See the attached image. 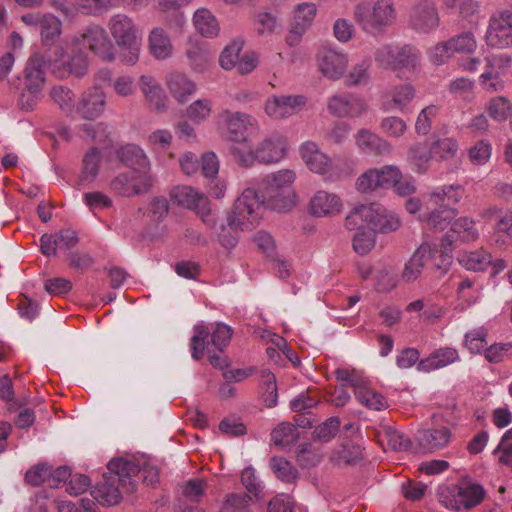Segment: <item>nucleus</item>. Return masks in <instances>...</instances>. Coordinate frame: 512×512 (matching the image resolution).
Masks as SVG:
<instances>
[{
	"label": "nucleus",
	"mask_w": 512,
	"mask_h": 512,
	"mask_svg": "<svg viewBox=\"0 0 512 512\" xmlns=\"http://www.w3.org/2000/svg\"><path fill=\"white\" fill-rule=\"evenodd\" d=\"M269 208L264 195L259 196L253 187L245 188L235 200L233 209L227 217V226L223 227L219 240L225 248H233L238 240L239 231H251L258 226Z\"/></svg>",
	"instance_id": "f257e3e1"
},
{
	"label": "nucleus",
	"mask_w": 512,
	"mask_h": 512,
	"mask_svg": "<svg viewBox=\"0 0 512 512\" xmlns=\"http://www.w3.org/2000/svg\"><path fill=\"white\" fill-rule=\"evenodd\" d=\"M290 149L288 137L274 131L262 139L254 149L236 148L234 155L242 166L251 167L255 163L273 165L282 162Z\"/></svg>",
	"instance_id": "f03ea898"
},
{
	"label": "nucleus",
	"mask_w": 512,
	"mask_h": 512,
	"mask_svg": "<svg viewBox=\"0 0 512 512\" xmlns=\"http://www.w3.org/2000/svg\"><path fill=\"white\" fill-rule=\"evenodd\" d=\"M293 169H280L265 175L260 188L268 201L269 209L288 211L295 205L296 194L293 184L296 180Z\"/></svg>",
	"instance_id": "7ed1b4c3"
},
{
	"label": "nucleus",
	"mask_w": 512,
	"mask_h": 512,
	"mask_svg": "<svg viewBox=\"0 0 512 512\" xmlns=\"http://www.w3.org/2000/svg\"><path fill=\"white\" fill-rule=\"evenodd\" d=\"M354 19L364 32L381 34L396 19L394 1H362L354 7Z\"/></svg>",
	"instance_id": "20e7f679"
},
{
	"label": "nucleus",
	"mask_w": 512,
	"mask_h": 512,
	"mask_svg": "<svg viewBox=\"0 0 512 512\" xmlns=\"http://www.w3.org/2000/svg\"><path fill=\"white\" fill-rule=\"evenodd\" d=\"M107 468L108 472L102 475V480L91 491L93 499L104 507L117 505L122 500L120 487L125 485L128 477V460L112 459Z\"/></svg>",
	"instance_id": "39448f33"
},
{
	"label": "nucleus",
	"mask_w": 512,
	"mask_h": 512,
	"mask_svg": "<svg viewBox=\"0 0 512 512\" xmlns=\"http://www.w3.org/2000/svg\"><path fill=\"white\" fill-rule=\"evenodd\" d=\"M485 496L484 488L475 483L461 482L440 488L439 502L447 509L459 511L479 505Z\"/></svg>",
	"instance_id": "423d86ee"
},
{
	"label": "nucleus",
	"mask_w": 512,
	"mask_h": 512,
	"mask_svg": "<svg viewBox=\"0 0 512 512\" xmlns=\"http://www.w3.org/2000/svg\"><path fill=\"white\" fill-rule=\"evenodd\" d=\"M299 153L306 167L314 174L324 177L328 181L340 178L341 170L334 160L323 152L314 141H305L299 147Z\"/></svg>",
	"instance_id": "0eeeda50"
},
{
	"label": "nucleus",
	"mask_w": 512,
	"mask_h": 512,
	"mask_svg": "<svg viewBox=\"0 0 512 512\" xmlns=\"http://www.w3.org/2000/svg\"><path fill=\"white\" fill-rule=\"evenodd\" d=\"M484 40L491 48H512V10L502 9L490 16Z\"/></svg>",
	"instance_id": "6e6552de"
},
{
	"label": "nucleus",
	"mask_w": 512,
	"mask_h": 512,
	"mask_svg": "<svg viewBox=\"0 0 512 512\" xmlns=\"http://www.w3.org/2000/svg\"><path fill=\"white\" fill-rule=\"evenodd\" d=\"M153 185L151 164L144 150L130 145V195L146 193Z\"/></svg>",
	"instance_id": "1a4fd4ad"
},
{
	"label": "nucleus",
	"mask_w": 512,
	"mask_h": 512,
	"mask_svg": "<svg viewBox=\"0 0 512 512\" xmlns=\"http://www.w3.org/2000/svg\"><path fill=\"white\" fill-rule=\"evenodd\" d=\"M512 65V58L507 54H491L485 56L484 71L479 77L482 88L489 92L500 91L504 88L502 76Z\"/></svg>",
	"instance_id": "9d476101"
},
{
	"label": "nucleus",
	"mask_w": 512,
	"mask_h": 512,
	"mask_svg": "<svg viewBox=\"0 0 512 512\" xmlns=\"http://www.w3.org/2000/svg\"><path fill=\"white\" fill-rule=\"evenodd\" d=\"M219 125L226 131L228 139L233 142H246V132L258 130V121L252 115L228 109L220 113Z\"/></svg>",
	"instance_id": "9b49d317"
},
{
	"label": "nucleus",
	"mask_w": 512,
	"mask_h": 512,
	"mask_svg": "<svg viewBox=\"0 0 512 512\" xmlns=\"http://www.w3.org/2000/svg\"><path fill=\"white\" fill-rule=\"evenodd\" d=\"M349 65V57L341 50L323 47L316 54V66L326 79L337 81L344 77Z\"/></svg>",
	"instance_id": "f8f14e48"
},
{
	"label": "nucleus",
	"mask_w": 512,
	"mask_h": 512,
	"mask_svg": "<svg viewBox=\"0 0 512 512\" xmlns=\"http://www.w3.org/2000/svg\"><path fill=\"white\" fill-rule=\"evenodd\" d=\"M329 113L338 118H358L368 110L366 100L351 92H338L327 102Z\"/></svg>",
	"instance_id": "ddd939ff"
},
{
	"label": "nucleus",
	"mask_w": 512,
	"mask_h": 512,
	"mask_svg": "<svg viewBox=\"0 0 512 512\" xmlns=\"http://www.w3.org/2000/svg\"><path fill=\"white\" fill-rule=\"evenodd\" d=\"M306 104L307 97L301 94L271 95L264 103V111L273 120H283L299 113Z\"/></svg>",
	"instance_id": "4468645a"
},
{
	"label": "nucleus",
	"mask_w": 512,
	"mask_h": 512,
	"mask_svg": "<svg viewBox=\"0 0 512 512\" xmlns=\"http://www.w3.org/2000/svg\"><path fill=\"white\" fill-rule=\"evenodd\" d=\"M78 42L105 61L114 60L113 46L104 28L90 25L78 38Z\"/></svg>",
	"instance_id": "2eb2a0df"
},
{
	"label": "nucleus",
	"mask_w": 512,
	"mask_h": 512,
	"mask_svg": "<svg viewBox=\"0 0 512 512\" xmlns=\"http://www.w3.org/2000/svg\"><path fill=\"white\" fill-rule=\"evenodd\" d=\"M416 97V89L411 83L396 85L381 96L380 109L385 112L405 113Z\"/></svg>",
	"instance_id": "dca6fc26"
},
{
	"label": "nucleus",
	"mask_w": 512,
	"mask_h": 512,
	"mask_svg": "<svg viewBox=\"0 0 512 512\" xmlns=\"http://www.w3.org/2000/svg\"><path fill=\"white\" fill-rule=\"evenodd\" d=\"M479 235L476 221L468 216H462L452 222L450 229L442 237L444 245L448 249H454L455 243H473Z\"/></svg>",
	"instance_id": "f3484780"
},
{
	"label": "nucleus",
	"mask_w": 512,
	"mask_h": 512,
	"mask_svg": "<svg viewBox=\"0 0 512 512\" xmlns=\"http://www.w3.org/2000/svg\"><path fill=\"white\" fill-rule=\"evenodd\" d=\"M410 26L422 33H429L438 28L440 18L434 3L424 0L416 4L410 11Z\"/></svg>",
	"instance_id": "a211bd4d"
},
{
	"label": "nucleus",
	"mask_w": 512,
	"mask_h": 512,
	"mask_svg": "<svg viewBox=\"0 0 512 512\" xmlns=\"http://www.w3.org/2000/svg\"><path fill=\"white\" fill-rule=\"evenodd\" d=\"M343 201L339 195L326 190H317L308 204V211L314 217H330L340 214Z\"/></svg>",
	"instance_id": "6ab92c4d"
},
{
	"label": "nucleus",
	"mask_w": 512,
	"mask_h": 512,
	"mask_svg": "<svg viewBox=\"0 0 512 512\" xmlns=\"http://www.w3.org/2000/svg\"><path fill=\"white\" fill-rule=\"evenodd\" d=\"M382 206L376 203L362 204L355 207L346 217L345 226L349 230L373 229L382 213Z\"/></svg>",
	"instance_id": "aec40b11"
},
{
	"label": "nucleus",
	"mask_w": 512,
	"mask_h": 512,
	"mask_svg": "<svg viewBox=\"0 0 512 512\" xmlns=\"http://www.w3.org/2000/svg\"><path fill=\"white\" fill-rule=\"evenodd\" d=\"M105 108V94L99 87H91L85 91L77 106V112L87 120L98 118Z\"/></svg>",
	"instance_id": "412c9836"
},
{
	"label": "nucleus",
	"mask_w": 512,
	"mask_h": 512,
	"mask_svg": "<svg viewBox=\"0 0 512 512\" xmlns=\"http://www.w3.org/2000/svg\"><path fill=\"white\" fill-rule=\"evenodd\" d=\"M355 145L359 151L366 154L383 155L392 151V146L386 139L366 128L358 130L355 134Z\"/></svg>",
	"instance_id": "4be33fe9"
},
{
	"label": "nucleus",
	"mask_w": 512,
	"mask_h": 512,
	"mask_svg": "<svg viewBox=\"0 0 512 512\" xmlns=\"http://www.w3.org/2000/svg\"><path fill=\"white\" fill-rule=\"evenodd\" d=\"M460 360L457 349L453 347H441L432 352L427 358L417 363V370L429 373L434 370L445 368Z\"/></svg>",
	"instance_id": "5701e85b"
},
{
	"label": "nucleus",
	"mask_w": 512,
	"mask_h": 512,
	"mask_svg": "<svg viewBox=\"0 0 512 512\" xmlns=\"http://www.w3.org/2000/svg\"><path fill=\"white\" fill-rule=\"evenodd\" d=\"M482 297L481 286L468 278L461 280L456 289V299L453 309L463 312L480 301Z\"/></svg>",
	"instance_id": "b1692460"
},
{
	"label": "nucleus",
	"mask_w": 512,
	"mask_h": 512,
	"mask_svg": "<svg viewBox=\"0 0 512 512\" xmlns=\"http://www.w3.org/2000/svg\"><path fill=\"white\" fill-rule=\"evenodd\" d=\"M166 85L178 103H185L197 90L196 83L181 72L169 73L166 76Z\"/></svg>",
	"instance_id": "393cba45"
},
{
	"label": "nucleus",
	"mask_w": 512,
	"mask_h": 512,
	"mask_svg": "<svg viewBox=\"0 0 512 512\" xmlns=\"http://www.w3.org/2000/svg\"><path fill=\"white\" fill-rule=\"evenodd\" d=\"M142 481L147 486H153L159 480L158 469L152 465L144 454L130 455V478Z\"/></svg>",
	"instance_id": "a878e982"
},
{
	"label": "nucleus",
	"mask_w": 512,
	"mask_h": 512,
	"mask_svg": "<svg viewBox=\"0 0 512 512\" xmlns=\"http://www.w3.org/2000/svg\"><path fill=\"white\" fill-rule=\"evenodd\" d=\"M142 481L147 486H153L159 480L158 469L152 465L144 454L130 455V478Z\"/></svg>",
	"instance_id": "bb28decb"
},
{
	"label": "nucleus",
	"mask_w": 512,
	"mask_h": 512,
	"mask_svg": "<svg viewBox=\"0 0 512 512\" xmlns=\"http://www.w3.org/2000/svg\"><path fill=\"white\" fill-rule=\"evenodd\" d=\"M192 23L196 32L204 38L213 39L220 34V23L217 17L206 7L195 10Z\"/></svg>",
	"instance_id": "cd10ccee"
},
{
	"label": "nucleus",
	"mask_w": 512,
	"mask_h": 512,
	"mask_svg": "<svg viewBox=\"0 0 512 512\" xmlns=\"http://www.w3.org/2000/svg\"><path fill=\"white\" fill-rule=\"evenodd\" d=\"M427 210H432L428 215H421V219L427 221V224L439 231H443L449 225L451 226L452 220L457 216L458 211L445 204L439 203L433 205L430 202V197L427 201Z\"/></svg>",
	"instance_id": "c85d7f7f"
},
{
	"label": "nucleus",
	"mask_w": 512,
	"mask_h": 512,
	"mask_svg": "<svg viewBox=\"0 0 512 512\" xmlns=\"http://www.w3.org/2000/svg\"><path fill=\"white\" fill-rule=\"evenodd\" d=\"M450 439L451 432L444 426L424 429L417 434V441L420 447L427 452H434L444 448Z\"/></svg>",
	"instance_id": "c756f323"
},
{
	"label": "nucleus",
	"mask_w": 512,
	"mask_h": 512,
	"mask_svg": "<svg viewBox=\"0 0 512 512\" xmlns=\"http://www.w3.org/2000/svg\"><path fill=\"white\" fill-rule=\"evenodd\" d=\"M185 55L191 70L196 73L205 72L211 64L212 58L207 47L193 37L188 39Z\"/></svg>",
	"instance_id": "7c9ffc66"
},
{
	"label": "nucleus",
	"mask_w": 512,
	"mask_h": 512,
	"mask_svg": "<svg viewBox=\"0 0 512 512\" xmlns=\"http://www.w3.org/2000/svg\"><path fill=\"white\" fill-rule=\"evenodd\" d=\"M171 200L179 206L204 210L207 207L208 200L203 194H199L196 190L189 186H177L170 192Z\"/></svg>",
	"instance_id": "2f4dec72"
},
{
	"label": "nucleus",
	"mask_w": 512,
	"mask_h": 512,
	"mask_svg": "<svg viewBox=\"0 0 512 512\" xmlns=\"http://www.w3.org/2000/svg\"><path fill=\"white\" fill-rule=\"evenodd\" d=\"M419 57L416 50L409 45L401 46L393 62L391 70L400 79H407L409 74L417 70Z\"/></svg>",
	"instance_id": "473e14b6"
},
{
	"label": "nucleus",
	"mask_w": 512,
	"mask_h": 512,
	"mask_svg": "<svg viewBox=\"0 0 512 512\" xmlns=\"http://www.w3.org/2000/svg\"><path fill=\"white\" fill-rule=\"evenodd\" d=\"M149 50L154 58L166 60L173 55L174 47L170 36L161 27L152 29L149 34Z\"/></svg>",
	"instance_id": "72a5a7b5"
},
{
	"label": "nucleus",
	"mask_w": 512,
	"mask_h": 512,
	"mask_svg": "<svg viewBox=\"0 0 512 512\" xmlns=\"http://www.w3.org/2000/svg\"><path fill=\"white\" fill-rule=\"evenodd\" d=\"M459 264L467 270L485 271L491 264V254L484 248L473 251H462L457 256Z\"/></svg>",
	"instance_id": "f704fd0d"
},
{
	"label": "nucleus",
	"mask_w": 512,
	"mask_h": 512,
	"mask_svg": "<svg viewBox=\"0 0 512 512\" xmlns=\"http://www.w3.org/2000/svg\"><path fill=\"white\" fill-rule=\"evenodd\" d=\"M433 159L435 158L430 145L426 146L425 144L417 143L409 147L408 161L416 173H426Z\"/></svg>",
	"instance_id": "c9c22d12"
},
{
	"label": "nucleus",
	"mask_w": 512,
	"mask_h": 512,
	"mask_svg": "<svg viewBox=\"0 0 512 512\" xmlns=\"http://www.w3.org/2000/svg\"><path fill=\"white\" fill-rule=\"evenodd\" d=\"M46 67L43 60L37 56H31L25 68V89L33 92H40L45 82Z\"/></svg>",
	"instance_id": "e433bc0d"
},
{
	"label": "nucleus",
	"mask_w": 512,
	"mask_h": 512,
	"mask_svg": "<svg viewBox=\"0 0 512 512\" xmlns=\"http://www.w3.org/2000/svg\"><path fill=\"white\" fill-rule=\"evenodd\" d=\"M431 254L430 246L423 243L411 256L409 261L405 264L402 278L406 282L415 281L422 272L423 267L426 265L424 258Z\"/></svg>",
	"instance_id": "4c0bfd02"
},
{
	"label": "nucleus",
	"mask_w": 512,
	"mask_h": 512,
	"mask_svg": "<svg viewBox=\"0 0 512 512\" xmlns=\"http://www.w3.org/2000/svg\"><path fill=\"white\" fill-rule=\"evenodd\" d=\"M88 58L82 53H75L67 61H63L61 65H57L54 74L59 78H66L70 75L82 77L88 70Z\"/></svg>",
	"instance_id": "58836bf2"
},
{
	"label": "nucleus",
	"mask_w": 512,
	"mask_h": 512,
	"mask_svg": "<svg viewBox=\"0 0 512 512\" xmlns=\"http://www.w3.org/2000/svg\"><path fill=\"white\" fill-rule=\"evenodd\" d=\"M370 67L371 60L363 58L355 63L349 71H346L342 79L349 87L367 85L370 81Z\"/></svg>",
	"instance_id": "ea45409f"
},
{
	"label": "nucleus",
	"mask_w": 512,
	"mask_h": 512,
	"mask_svg": "<svg viewBox=\"0 0 512 512\" xmlns=\"http://www.w3.org/2000/svg\"><path fill=\"white\" fill-rule=\"evenodd\" d=\"M354 395L362 405L369 409L381 411L388 407L386 398L370 388L367 381H365L360 388L355 390Z\"/></svg>",
	"instance_id": "a19ab883"
},
{
	"label": "nucleus",
	"mask_w": 512,
	"mask_h": 512,
	"mask_svg": "<svg viewBox=\"0 0 512 512\" xmlns=\"http://www.w3.org/2000/svg\"><path fill=\"white\" fill-rule=\"evenodd\" d=\"M140 87L155 109L161 110L165 108L166 96L161 86L151 76H142L140 78Z\"/></svg>",
	"instance_id": "79ce46f5"
},
{
	"label": "nucleus",
	"mask_w": 512,
	"mask_h": 512,
	"mask_svg": "<svg viewBox=\"0 0 512 512\" xmlns=\"http://www.w3.org/2000/svg\"><path fill=\"white\" fill-rule=\"evenodd\" d=\"M101 154L97 148H91L83 157L82 171L79 176L81 184L91 183L99 173Z\"/></svg>",
	"instance_id": "37998d69"
},
{
	"label": "nucleus",
	"mask_w": 512,
	"mask_h": 512,
	"mask_svg": "<svg viewBox=\"0 0 512 512\" xmlns=\"http://www.w3.org/2000/svg\"><path fill=\"white\" fill-rule=\"evenodd\" d=\"M317 6L312 2H302L295 6L290 24L307 31L314 22Z\"/></svg>",
	"instance_id": "c03bdc74"
},
{
	"label": "nucleus",
	"mask_w": 512,
	"mask_h": 512,
	"mask_svg": "<svg viewBox=\"0 0 512 512\" xmlns=\"http://www.w3.org/2000/svg\"><path fill=\"white\" fill-rule=\"evenodd\" d=\"M431 254L424 258L425 264H431L432 267L436 269L447 270L449 265L451 264L452 256L451 252L453 249H448L443 243V237L441 238V243L438 244H430Z\"/></svg>",
	"instance_id": "a18cd8bd"
},
{
	"label": "nucleus",
	"mask_w": 512,
	"mask_h": 512,
	"mask_svg": "<svg viewBox=\"0 0 512 512\" xmlns=\"http://www.w3.org/2000/svg\"><path fill=\"white\" fill-rule=\"evenodd\" d=\"M44 48L43 53L36 52L33 56H37L38 58L43 60V65L45 67H51L52 71L57 68V65H61L63 63V58L65 56V50L62 44L58 41L51 42V44L42 45Z\"/></svg>",
	"instance_id": "49530a36"
},
{
	"label": "nucleus",
	"mask_w": 512,
	"mask_h": 512,
	"mask_svg": "<svg viewBox=\"0 0 512 512\" xmlns=\"http://www.w3.org/2000/svg\"><path fill=\"white\" fill-rule=\"evenodd\" d=\"M464 188L460 185H443L436 188L429 196L430 202L433 205L442 203L445 201L458 203L464 196Z\"/></svg>",
	"instance_id": "de8ad7c7"
},
{
	"label": "nucleus",
	"mask_w": 512,
	"mask_h": 512,
	"mask_svg": "<svg viewBox=\"0 0 512 512\" xmlns=\"http://www.w3.org/2000/svg\"><path fill=\"white\" fill-rule=\"evenodd\" d=\"M486 111L491 119L504 122L512 113V104L504 96H496L486 103Z\"/></svg>",
	"instance_id": "09e8293b"
},
{
	"label": "nucleus",
	"mask_w": 512,
	"mask_h": 512,
	"mask_svg": "<svg viewBox=\"0 0 512 512\" xmlns=\"http://www.w3.org/2000/svg\"><path fill=\"white\" fill-rule=\"evenodd\" d=\"M430 147L435 159L446 161L457 155L459 144L455 138L446 137L433 141Z\"/></svg>",
	"instance_id": "8fccbe9b"
},
{
	"label": "nucleus",
	"mask_w": 512,
	"mask_h": 512,
	"mask_svg": "<svg viewBox=\"0 0 512 512\" xmlns=\"http://www.w3.org/2000/svg\"><path fill=\"white\" fill-rule=\"evenodd\" d=\"M212 113V101L210 99H197L185 110V117L194 124L205 122Z\"/></svg>",
	"instance_id": "3c124183"
},
{
	"label": "nucleus",
	"mask_w": 512,
	"mask_h": 512,
	"mask_svg": "<svg viewBox=\"0 0 512 512\" xmlns=\"http://www.w3.org/2000/svg\"><path fill=\"white\" fill-rule=\"evenodd\" d=\"M262 386V399L266 407L272 408L277 405L278 391L276 378L269 370H262L260 375Z\"/></svg>",
	"instance_id": "603ef678"
},
{
	"label": "nucleus",
	"mask_w": 512,
	"mask_h": 512,
	"mask_svg": "<svg viewBox=\"0 0 512 512\" xmlns=\"http://www.w3.org/2000/svg\"><path fill=\"white\" fill-rule=\"evenodd\" d=\"M42 45L58 41L61 34V21L54 15H43L40 25Z\"/></svg>",
	"instance_id": "864d4df0"
},
{
	"label": "nucleus",
	"mask_w": 512,
	"mask_h": 512,
	"mask_svg": "<svg viewBox=\"0 0 512 512\" xmlns=\"http://www.w3.org/2000/svg\"><path fill=\"white\" fill-rule=\"evenodd\" d=\"M243 49V41L240 39L233 40L228 44L219 56V64L225 70L235 68L240 59V53Z\"/></svg>",
	"instance_id": "5fc2aeb1"
},
{
	"label": "nucleus",
	"mask_w": 512,
	"mask_h": 512,
	"mask_svg": "<svg viewBox=\"0 0 512 512\" xmlns=\"http://www.w3.org/2000/svg\"><path fill=\"white\" fill-rule=\"evenodd\" d=\"M375 243V230L366 228L359 229L352 240L353 249L359 255L368 254L374 248Z\"/></svg>",
	"instance_id": "6e6d98bb"
},
{
	"label": "nucleus",
	"mask_w": 512,
	"mask_h": 512,
	"mask_svg": "<svg viewBox=\"0 0 512 512\" xmlns=\"http://www.w3.org/2000/svg\"><path fill=\"white\" fill-rule=\"evenodd\" d=\"M440 108L436 105H428L423 108L415 122V132L420 136L429 134L432 128V123L438 116Z\"/></svg>",
	"instance_id": "4d7b16f0"
},
{
	"label": "nucleus",
	"mask_w": 512,
	"mask_h": 512,
	"mask_svg": "<svg viewBox=\"0 0 512 512\" xmlns=\"http://www.w3.org/2000/svg\"><path fill=\"white\" fill-rule=\"evenodd\" d=\"M272 440L276 446L285 448L298 439V431L290 423L279 424L271 434Z\"/></svg>",
	"instance_id": "13d9d810"
},
{
	"label": "nucleus",
	"mask_w": 512,
	"mask_h": 512,
	"mask_svg": "<svg viewBox=\"0 0 512 512\" xmlns=\"http://www.w3.org/2000/svg\"><path fill=\"white\" fill-rule=\"evenodd\" d=\"M448 41L454 54H473L477 49V40L472 32H462Z\"/></svg>",
	"instance_id": "bf43d9fd"
},
{
	"label": "nucleus",
	"mask_w": 512,
	"mask_h": 512,
	"mask_svg": "<svg viewBox=\"0 0 512 512\" xmlns=\"http://www.w3.org/2000/svg\"><path fill=\"white\" fill-rule=\"evenodd\" d=\"M50 97L65 113H71L75 106V94L66 86H54L50 90Z\"/></svg>",
	"instance_id": "052dcab7"
},
{
	"label": "nucleus",
	"mask_w": 512,
	"mask_h": 512,
	"mask_svg": "<svg viewBox=\"0 0 512 512\" xmlns=\"http://www.w3.org/2000/svg\"><path fill=\"white\" fill-rule=\"evenodd\" d=\"M380 129L387 137L398 139L407 132L408 126L405 120L398 116H387L381 120Z\"/></svg>",
	"instance_id": "680f3d73"
},
{
	"label": "nucleus",
	"mask_w": 512,
	"mask_h": 512,
	"mask_svg": "<svg viewBox=\"0 0 512 512\" xmlns=\"http://www.w3.org/2000/svg\"><path fill=\"white\" fill-rule=\"evenodd\" d=\"M487 330L484 327L475 328L465 334L464 345L472 353H481L487 345Z\"/></svg>",
	"instance_id": "e2e57ef3"
},
{
	"label": "nucleus",
	"mask_w": 512,
	"mask_h": 512,
	"mask_svg": "<svg viewBox=\"0 0 512 512\" xmlns=\"http://www.w3.org/2000/svg\"><path fill=\"white\" fill-rule=\"evenodd\" d=\"M109 28L118 46L128 43V16L117 14L110 19Z\"/></svg>",
	"instance_id": "0e129e2a"
},
{
	"label": "nucleus",
	"mask_w": 512,
	"mask_h": 512,
	"mask_svg": "<svg viewBox=\"0 0 512 512\" xmlns=\"http://www.w3.org/2000/svg\"><path fill=\"white\" fill-rule=\"evenodd\" d=\"M492 155V145L488 140L477 141L468 151L469 160L473 165L486 164Z\"/></svg>",
	"instance_id": "69168bd1"
},
{
	"label": "nucleus",
	"mask_w": 512,
	"mask_h": 512,
	"mask_svg": "<svg viewBox=\"0 0 512 512\" xmlns=\"http://www.w3.org/2000/svg\"><path fill=\"white\" fill-rule=\"evenodd\" d=\"M251 497L246 494L232 493L227 496L220 512H252L250 508Z\"/></svg>",
	"instance_id": "338daca9"
},
{
	"label": "nucleus",
	"mask_w": 512,
	"mask_h": 512,
	"mask_svg": "<svg viewBox=\"0 0 512 512\" xmlns=\"http://www.w3.org/2000/svg\"><path fill=\"white\" fill-rule=\"evenodd\" d=\"M206 488L207 483L204 479H191L181 486V492L185 501L199 502Z\"/></svg>",
	"instance_id": "774afa93"
}]
</instances>
